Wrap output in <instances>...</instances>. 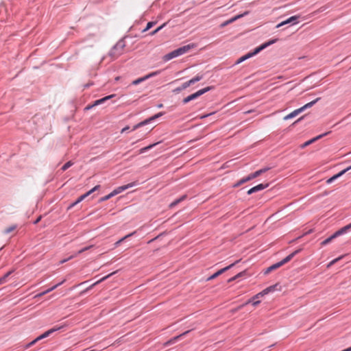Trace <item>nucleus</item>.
I'll return each instance as SVG.
<instances>
[{"mask_svg":"<svg viewBox=\"0 0 351 351\" xmlns=\"http://www.w3.org/2000/svg\"><path fill=\"white\" fill-rule=\"evenodd\" d=\"M194 47H195L194 44H189V45H184L182 47H180L176 50L166 54L164 56L163 59L165 61H169V60H171L172 58H174L176 57L180 56L181 55H183V54L187 53L188 51H189V50L193 49Z\"/></svg>","mask_w":351,"mask_h":351,"instance_id":"1","label":"nucleus"},{"mask_svg":"<svg viewBox=\"0 0 351 351\" xmlns=\"http://www.w3.org/2000/svg\"><path fill=\"white\" fill-rule=\"evenodd\" d=\"M351 228V223H349L348 225L343 227L342 228H341L340 230H337V232H335L332 236H330V237H328V239H325L324 241H323L322 243H321V245L322 246L324 245H326L327 244H328L329 243H330L334 239L337 238V237L343 234V233L346 232L348 230H350Z\"/></svg>","mask_w":351,"mask_h":351,"instance_id":"2","label":"nucleus"},{"mask_svg":"<svg viewBox=\"0 0 351 351\" xmlns=\"http://www.w3.org/2000/svg\"><path fill=\"white\" fill-rule=\"evenodd\" d=\"M164 114V112H158V114L151 117L150 118L135 125L133 128H132V130H136V129H138V128L141 127V126H143L146 124H147L148 123H149L151 121H153V120H155L156 119L162 116Z\"/></svg>","mask_w":351,"mask_h":351,"instance_id":"3","label":"nucleus"},{"mask_svg":"<svg viewBox=\"0 0 351 351\" xmlns=\"http://www.w3.org/2000/svg\"><path fill=\"white\" fill-rule=\"evenodd\" d=\"M238 261H237L236 263H234L223 269H219V271H217V272H215L214 274H213L212 276H210V277H208L207 278V280L209 281V280H213L215 278H216L217 277H218L219 276H220L221 274H222L223 273H224L225 271H228V269H230V268H232Z\"/></svg>","mask_w":351,"mask_h":351,"instance_id":"4","label":"nucleus"},{"mask_svg":"<svg viewBox=\"0 0 351 351\" xmlns=\"http://www.w3.org/2000/svg\"><path fill=\"white\" fill-rule=\"evenodd\" d=\"M276 285H273V286H270V287L265 289L264 290H263L260 293H258L256 295H255L254 296H253V300L258 299L261 297H263V296L268 294L269 293H270L271 291H274L276 290Z\"/></svg>","mask_w":351,"mask_h":351,"instance_id":"5","label":"nucleus"},{"mask_svg":"<svg viewBox=\"0 0 351 351\" xmlns=\"http://www.w3.org/2000/svg\"><path fill=\"white\" fill-rule=\"evenodd\" d=\"M135 185H136V182H131V183H129L128 184L119 186L117 189H115L114 190H113L112 191V193L114 196V195H116L123 192V191H125V190H126V189H128L129 188H131V187H132V186H134Z\"/></svg>","mask_w":351,"mask_h":351,"instance_id":"6","label":"nucleus"},{"mask_svg":"<svg viewBox=\"0 0 351 351\" xmlns=\"http://www.w3.org/2000/svg\"><path fill=\"white\" fill-rule=\"evenodd\" d=\"M269 186V184L268 183H262V184H259L252 188H251L250 190L247 191V194L248 195H251L254 193H256V192H258L259 191H261V190H263L266 188H267Z\"/></svg>","mask_w":351,"mask_h":351,"instance_id":"7","label":"nucleus"},{"mask_svg":"<svg viewBox=\"0 0 351 351\" xmlns=\"http://www.w3.org/2000/svg\"><path fill=\"white\" fill-rule=\"evenodd\" d=\"M249 12L247 11V12H245L243 14H239V15H237L234 17H232V19L228 20V21H224L223 23H222L221 25H220V27H224L225 26L236 21L237 19H241V17L248 14Z\"/></svg>","mask_w":351,"mask_h":351,"instance_id":"8","label":"nucleus"},{"mask_svg":"<svg viewBox=\"0 0 351 351\" xmlns=\"http://www.w3.org/2000/svg\"><path fill=\"white\" fill-rule=\"evenodd\" d=\"M211 88H212V87L208 86V87H206V88H204L203 89L199 90L196 93L189 95V97H190V99L192 101L193 99H197V97H199V96L202 95L205 93H206L208 90H211Z\"/></svg>","mask_w":351,"mask_h":351,"instance_id":"9","label":"nucleus"},{"mask_svg":"<svg viewBox=\"0 0 351 351\" xmlns=\"http://www.w3.org/2000/svg\"><path fill=\"white\" fill-rule=\"evenodd\" d=\"M350 169H351V165L350 167H347L346 169L342 170L341 171H340L337 174H335V176L331 177L330 178L326 180V183L327 184L332 183L334 180H335L336 179H337L340 176H343L346 172L348 171Z\"/></svg>","mask_w":351,"mask_h":351,"instance_id":"10","label":"nucleus"},{"mask_svg":"<svg viewBox=\"0 0 351 351\" xmlns=\"http://www.w3.org/2000/svg\"><path fill=\"white\" fill-rule=\"evenodd\" d=\"M62 327L60 326V327H54V328H51L50 330L45 332L43 335H40L39 337H38L36 338V340H40V339H43L45 337H47L48 336H49L51 334H52L53 332L55 331H57L58 330H60Z\"/></svg>","mask_w":351,"mask_h":351,"instance_id":"11","label":"nucleus"},{"mask_svg":"<svg viewBox=\"0 0 351 351\" xmlns=\"http://www.w3.org/2000/svg\"><path fill=\"white\" fill-rule=\"evenodd\" d=\"M302 249H298L293 252L291 254H290L289 256L285 257L284 259H282L280 262L281 264L285 265V263L290 261L296 254H298L299 252H300Z\"/></svg>","mask_w":351,"mask_h":351,"instance_id":"12","label":"nucleus"},{"mask_svg":"<svg viewBox=\"0 0 351 351\" xmlns=\"http://www.w3.org/2000/svg\"><path fill=\"white\" fill-rule=\"evenodd\" d=\"M298 18H299V16H293L289 18L288 19H287L286 21H284L281 22L280 23H279L278 25H277L276 27H280L282 25H285L290 23H297L296 21L298 20Z\"/></svg>","mask_w":351,"mask_h":351,"instance_id":"13","label":"nucleus"},{"mask_svg":"<svg viewBox=\"0 0 351 351\" xmlns=\"http://www.w3.org/2000/svg\"><path fill=\"white\" fill-rule=\"evenodd\" d=\"M276 40L274 39V40H269L265 43H263V45H261V46H259L258 47L255 49V53H259L261 51L265 49L267 47L276 43Z\"/></svg>","mask_w":351,"mask_h":351,"instance_id":"14","label":"nucleus"},{"mask_svg":"<svg viewBox=\"0 0 351 351\" xmlns=\"http://www.w3.org/2000/svg\"><path fill=\"white\" fill-rule=\"evenodd\" d=\"M100 187L99 185H97L95 186V187H93L91 190H90L89 191H88L86 193L81 195L78 199L80 200V202H81L82 200H84L86 197H88L89 195H90L92 193H93L94 191H97V189H99Z\"/></svg>","mask_w":351,"mask_h":351,"instance_id":"15","label":"nucleus"},{"mask_svg":"<svg viewBox=\"0 0 351 351\" xmlns=\"http://www.w3.org/2000/svg\"><path fill=\"white\" fill-rule=\"evenodd\" d=\"M258 53H255V50L254 51V52L252 53H248L247 54L241 57L240 58H239L237 62H236V64H239L242 62H243L244 60L252 57L253 56L257 54Z\"/></svg>","mask_w":351,"mask_h":351,"instance_id":"16","label":"nucleus"},{"mask_svg":"<svg viewBox=\"0 0 351 351\" xmlns=\"http://www.w3.org/2000/svg\"><path fill=\"white\" fill-rule=\"evenodd\" d=\"M300 113H301V109H300V108L296 109V110H293V112H291V113H289V114L286 115L284 117V120H288V119H292V118L296 117Z\"/></svg>","mask_w":351,"mask_h":351,"instance_id":"17","label":"nucleus"},{"mask_svg":"<svg viewBox=\"0 0 351 351\" xmlns=\"http://www.w3.org/2000/svg\"><path fill=\"white\" fill-rule=\"evenodd\" d=\"M320 99V97H317V99H315V100L309 102V103H307L306 104H305L304 106H303L302 107L300 108V109H301V112H303L304 110L308 108H311L312 107L314 104H315Z\"/></svg>","mask_w":351,"mask_h":351,"instance_id":"18","label":"nucleus"},{"mask_svg":"<svg viewBox=\"0 0 351 351\" xmlns=\"http://www.w3.org/2000/svg\"><path fill=\"white\" fill-rule=\"evenodd\" d=\"M114 97V95H108V96H106L102 99H98V100H96L95 102H94V104L93 105V106H97L99 104H101L102 103H104L105 101L108 100V99H110L112 97Z\"/></svg>","mask_w":351,"mask_h":351,"instance_id":"19","label":"nucleus"},{"mask_svg":"<svg viewBox=\"0 0 351 351\" xmlns=\"http://www.w3.org/2000/svg\"><path fill=\"white\" fill-rule=\"evenodd\" d=\"M116 273V271H114L104 277H103L102 278L99 279V280H97V282H95V283H93L92 285L90 286L89 288H88V289H92L94 286H95L96 285H98L99 284L100 282L104 281L105 280H106L107 278H108L110 276H112L113 274H114Z\"/></svg>","mask_w":351,"mask_h":351,"instance_id":"20","label":"nucleus"},{"mask_svg":"<svg viewBox=\"0 0 351 351\" xmlns=\"http://www.w3.org/2000/svg\"><path fill=\"white\" fill-rule=\"evenodd\" d=\"M330 132H326L324 134H320V135H318L317 136L308 141V142L310 143V145L314 142H315L316 141L322 138V137L326 136L328 134H329Z\"/></svg>","mask_w":351,"mask_h":351,"instance_id":"21","label":"nucleus"},{"mask_svg":"<svg viewBox=\"0 0 351 351\" xmlns=\"http://www.w3.org/2000/svg\"><path fill=\"white\" fill-rule=\"evenodd\" d=\"M13 272V271H10L6 273L3 276L0 278V285L5 283L7 282L8 276Z\"/></svg>","mask_w":351,"mask_h":351,"instance_id":"22","label":"nucleus"},{"mask_svg":"<svg viewBox=\"0 0 351 351\" xmlns=\"http://www.w3.org/2000/svg\"><path fill=\"white\" fill-rule=\"evenodd\" d=\"M135 232H133L126 236H125L124 237H123L122 239H121L120 240H119L118 241H117L114 245L116 247H117L119 245H120L121 243H122L124 240H125L126 239H128V237L132 236L133 234H134Z\"/></svg>","mask_w":351,"mask_h":351,"instance_id":"23","label":"nucleus"},{"mask_svg":"<svg viewBox=\"0 0 351 351\" xmlns=\"http://www.w3.org/2000/svg\"><path fill=\"white\" fill-rule=\"evenodd\" d=\"M157 143H154V144H152V145H149L147 147H143L141 148L140 150H139V154H143L144 152H145L146 151L152 149V147H154Z\"/></svg>","mask_w":351,"mask_h":351,"instance_id":"24","label":"nucleus"},{"mask_svg":"<svg viewBox=\"0 0 351 351\" xmlns=\"http://www.w3.org/2000/svg\"><path fill=\"white\" fill-rule=\"evenodd\" d=\"M270 168L269 167H266V168H263V169H259L256 171L254 172L256 178L260 176L262 173L267 171Z\"/></svg>","mask_w":351,"mask_h":351,"instance_id":"25","label":"nucleus"},{"mask_svg":"<svg viewBox=\"0 0 351 351\" xmlns=\"http://www.w3.org/2000/svg\"><path fill=\"white\" fill-rule=\"evenodd\" d=\"M146 80H147V77H145V76H144V77H140V78H138V79L134 80L132 82V85H137V84H138L145 81Z\"/></svg>","mask_w":351,"mask_h":351,"instance_id":"26","label":"nucleus"},{"mask_svg":"<svg viewBox=\"0 0 351 351\" xmlns=\"http://www.w3.org/2000/svg\"><path fill=\"white\" fill-rule=\"evenodd\" d=\"M191 84V83L190 82V81H187L184 83H183L181 86V87L178 88L177 90H184V89H186V88L189 87Z\"/></svg>","mask_w":351,"mask_h":351,"instance_id":"27","label":"nucleus"},{"mask_svg":"<svg viewBox=\"0 0 351 351\" xmlns=\"http://www.w3.org/2000/svg\"><path fill=\"white\" fill-rule=\"evenodd\" d=\"M186 196L184 195L182 197H181L180 198L175 200L174 202H173L171 204H170V207H173L175 206L176 205H177L178 204H179L180 202H182V200H184L185 199Z\"/></svg>","mask_w":351,"mask_h":351,"instance_id":"28","label":"nucleus"},{"mask_svg":"<svg viewBox=\"0 0 351 351\" xmlns=\"http://www.w3.org/2000/svg\"><path fill=\"white\" fill-rule=\"evenodd\" d=\"M202 79V75H198L195 76V77L191 79L189 81L191 83V84H193L195 82H199Z\"/></svg>","mask_w":351,"mask_h":351,"instance_id":"29","label":"nucleus"},{"mask_svg":"<svg viewBox=\"0 0 351 351\" xmlns=\"http://www.w3.org/2000/svg\"><path fill=\"white\" fill-rule=\"evenodd\" d=\"M189 332V330H187L184 332H183L182 334L178 335V336H176V337H174L173 338L171 339V341H174V343L176 341H177L181 337H183V336H185L186 334H188Z\"/></svg>","mask_w":351,"mask_h":351,"instance_id":"30","label":"nucleus"},{"mask_svg":"<svg viewBox=\"0 0 351 351\" xmlns=\"http://www.w3.org/2000/svg\"><path fill=\"white\" fill-rule=\"evenodd\" d=\"M16 228V225H12L11 226L7 228L4 230V232L6 233V234L10 233L11 232L14 231Z\"/></svg>","mask_w":351,"mask_h":351,"instance_id":"31","label":"nucleus"},{"mask_svg":"<svg viewBox=\"0 0 351 351\" xmlns=\"http://www.w3.org/2000/svg\"><path fill=\"white\" fill-rule=\"evenodd\" d=\"M247 182V180H245V178H243L241 179L239 181H238L236 184H234V187H238Z\"/></svg>","mask_w":351,"mask_h":351,"instance_id":"32","label":"nucleus"},{"mask_svg":"<svg viewBox=\"0 0 351 351\" xmlns=\"http://www.w3.org/2000/svg\"><path fill=\"white\" fill-rule=\"evenodd\" d=\"M73 165V162L71 161H69L67 162H66L63 166L61 168V169L62 171H65L67 169H69L70 167H71Z\"/></svg>","mask_w":351,"mask_h":351,"instance_id":"33","label":"nucleus"},{"mask_svg":"<svg viewBox=\"0 0 351 351\" xmlns=\"http://www.w3.org/2000/svg\"><path fill=\"white\" fill-rule=\"evenodd\" d=\"M243 274H244V272H240V273H239L237 275H236V276H234V277H232V278H230V279L228 280V282H232V281H233V280H234L237 279L238 278H239V277L242 276Z\"/></svg>","mask_w":351,"mask_h":351,"instance_id":"34","label":"nucleus"},{"mask_svg":"<svg viewBox=\"0 0 351 351\" xmlns=\"http://www.w3.org/2000/svg\"><path fill=\"white\" fill-rule=\"evenodd\" d=\"M343 258V256H341L337 258H335L334 260H332L328 265V267H330L331 265H334L335 263H336L337 262H338L339 260H341V258Z\"/></svg>","mask_w":351,"mask_h":351,"instance_id":"35","label":"nucleus"},{"mask_svg":"<svg viewBox=\"0 0 351 351\" xmlns=\"http://www.w3.org/2000/svg\"><path fill=\"white\" fill-rule=\"evenodd\" d=\"M282 265V264H281V262H278L273 265H271V267H269V269H276L280 267H281Z\"/></svg>","mask_w":351,"mask_h":351,"instance_id":"36","label":"nucleus"},{"mask_svg":"<svg viewBox=\"0 0 351 351\" xmlns=\"http://www.w3.org/2000/svg\"><path fill=\"white\" fill-rule=\"evenodd\" d=\"M250 303H251V301H250V300H248V301H247L245 304H242V305H241V306H238L237 308L234 309L232 311H233V312H236V311H239V310L241 309L244 306H245V305H247V304H250Z\"/></svg>","mask_w":351,"mask_h":351,"instance_id":"37","label":"nucleus"},{"mask_svg":"<svg viewBox=\"0 0 351 351\" xmlns=\"http://www.w3.org/2000/svg\"><path fill=\"white\" fill-rule=\"evenodd\" d=\"M256 178V175H255V173L254 172V173L250 174L249 176H247V177H245V180H247V182H248V181H250L251 180H253V179H254Z\"/></svg>","mask_w":351,"mask_h":351,"instance_id":"38","label":"nucleus"},{"mask_svg":"<svg viewBox=\"0 0 351 351\" xmlns=\"http://www.w3.org/2000/svg\"><path fill=\"white\" fill-rule=\"evenodd\" d=\"M114 197L113 194L112 193V192L110 193H109L108 195L103 197L101 200V201H106L108 199H109L110 198Z\"/></svg>","mask_w":351,"mask_h":351,"instance_id":"39","label":"nucleus"},{"mask_svg":"<svg viewBox=\"0 0 351 351\" xmlns=\"http://www.w3.org/2000/svg\"><path fill=\"white\" fill-rule=\"evenodd\" d=\"M251 301V303L252 304L253 306H256L258 304H260V301L258 300L257 299H254L253 300V298L252 299L250 300Z\"/></svg>","mask_w":351,"mask_h":351,"instance_id":"40","label":"nucleus"},{"mask_svg":"<svg viewBox=\"0 0 351 351\" xmlns=\"http://www.w3.org/2000/svg\"><path fill=\"white\" fill-rule=\"evenodd\" d=\"M165 25V23H164L163 25H162L161 26L158 27L157 29H156L154 31H153L152 32L150 33V34L152 36L154 35L155 34H156L158 31H160L164 26Z\"/></svg>","mask_w":351,"mask_h":351,"instance_id":"41","label":"nucleus"},{"mask_svg":"<svg viewBox=\"0 0 351 351\" xmlns=\"http://www.w3.org/2000/svg\"><path fill=\"white\" fill-rule=\"evenodd\" d=\"M91 247H92V246H88V247H84V248H83V249L80 250V251H78V252L75 254V256H76L77 255L80 254H82V252H85V251L88 250V249H90Z\"/></svg>","mask_w":351,"mask_h":351,"instance_id":"42","label":"nucleus"},{"mask_svg":"<svg viewBox=\"0 0 351 351\" xmlns=\"http://www.w3.org/2000/svg\"><path fill=\"white\" fill-rule=\"evenodd\" d=\"M51 291H51V290H50V289H48L47 290H46V291H43V292H42V293H39V294L36 295V297H41V296H43V295H45V294H47V293H49V292H51Z\"/></svg>","mask_w":351,"mask_h":351,"instance_id":"43","label":"nucleus"},{"mask_svg":"<svg viewBox=\"0 0 351 351\" xmlns=\"http://www.w3.org/2000/svg\"><path fill=\"white\" fill-rule=\"evenodd\" d=\"M51 291H51V290H50V289H48L47 290H46V291H43V292H42V293H39V294L36 295V297H41V296H43V295H45V294H47V293H49V292H51Z\"/></svg>","mask_w":351,"mask_h":351,"instance_id":"44","label":"nucleus"},{"mask_svg":"<svg viewBox=\"0 0 351 351\" xmlns=\"http://www.w3.org/2000/svg\"><path fill=\"white\" fill-rule=\"evenodd\" d=\"M158 73V71L152 72V73L145 75V77H147V79H149V78H150V77H152L153 76L156 75Z\"/></svg>","mask_w":351,"mask_h":351,"instance_id":"45","label":"nucleus"},{"mask_svg":"<svg viewBox=\"0 0 351 351\" xmlns=\"http://www.w3.org/2000/svg\"><path fill=\"white\" fill-rule=\"evenodd\" d=\"M155 24V23L154 22H149L147 24V27L146 28L144 29V32L148 30L149 29H150Z\"/></svg>","mask_w":351,"mask_h":351,"instance_id":"46","label":"nucleus"},{"mask_svg":"<svg viewBox=\"0 0 351 351\" xmlns=\"http://www.w3.org/2000/svg\"><path fill=\"white\" fill-rule=\"evenodd\" d=\"M65 281V280H62V282H60V283L54 285L53 287H51L50 289V290L53 291L55 289H56L58 287H59L60 285H62L64 282Z\"/></svg>","mask_w":351,"mask_h":351,"instance_id":"47","label":"nucleus"},{"mask_svg":"<svg viewBox=\"0 0 351 351\" xmlns=\"http://www.w3.org/2000/svg\"><path fill=\"white\" fill-rule=\"evenodd\" d=\"M74 257H75V255H72V256H71L70 257H69L67 259L62 260V261H60V264L64 263H65V262H66L67 261H69V260H70V259H71V258H74Z\"/></svg>","mask_w":351,"mask_h":351,"instance_id":"48","label":"nucleus"},{"mask_svg":"<svg viewBox=\"0 0 351 351\" xmlns=\"http://www.w3.org/2000/svg\"><path fill=\"white\" fill-rule=\"evenodd\" d=\"M191 101V100L190 99L189 96H188V97H185V98L183 99L182 102H183L184 104H186V103H188V102H189V101Z\"/></svg>","mask_w":351,"mask_h":351,"instance_id":"49","label":"nucleus"},{"mask_svg":"<svg viewBox=\"0 0 351 351\" xmlns=\"http://www.w3.org/2000/svg\"><path fill=\"white\" fill-rule=\"evenodd\" d=\"M130 129V127L129 126H126L125 128H123L122 130H121V133H123L125 132H126L127 130H128Z\"/></svg>","mask_w":351,"mask_h":351,"instance_id":"50","label":"nucleus"},{"mask_svg":"<svg viewBox=\"0 0 351 351\" xmlns=\"http://www.w3.org/2000/svg\"><path fill=\"white\" fill-rule=\"evenodd\" d=\"M309 145H310V143L308 141H306V142H305L304 144H302L301 145V147L304 148V147H306V146H308Z\"/></svg>","mask_w":351,"mask_h":351,"instance_id":"51","label":"nucleus"},{"mask_svg":"<svg viewBox=\"0 0 351 351\" xmlns=\"http://www.w3.org/2000/svg\"><path fill=\"white\" fill-rule=\"evenodd\" d=\"M38 340H36V339H35L34 341H32V342H30L28 345V346H33L36 342H37Z\"/></svg>","mask_w":351,"mask_h":351,"instance_id":"52","label":"nucleus"},{"mask_svg":"<svg viewBox=\"0 0 351 351\" xmlns=\"http://www.w3.org/2000/svg\"><path fill=\"white\" fill-rule=\"evenodd\" d=\"M173 343H174V341H171V339L170 340H169L168 341L166 342L165 345L168 346V345H171Z\"/></svg>","mask_w":351,"mask_h":351,"instance_id":"53","label":"nucleus"},{"mask_svg":"<svg viewBox=\"0 0 351 351\" xmlns=\"http://www.w3.org/2000/svg\"><path fill=\"white\" fill-rule=\"evenodd\" d=\"M41 217H39L34 222L35 224L38 223L40 220Z\"/></svg>","mask_w":351,"mask_h":351,"instance_id":"54","label":"nucleus"},{"mask_svg":"<svg viewBox=\"0 0 351 351\" xmlns=\"http://www.w3.org/2000/svg\"><path fill=\"white\" fill-rule=\"evenodd\" d=\"M304 118V116L301 117L300 118H299L294 123H298L299 121H300L302 119Z\"/></svg>","mask_w":351,"mask_h":351,"instance_id":"55","label":"nucleus"},{"mask_svg":"<svg viewBox=\"0 0 351 351\" xmlns=\"http://www.w3.org/2000/svg\"><path fill=\"white\" fill-rule=\"evenodd\" d=\"M75 205H77V204H75V202H73V204H71V206H69V208H71L75 206Z\"/></svg>","mask_w":351,"mask_h":351,"instance_id":"56","label":"nucleus"},{"mask_svg":"<svg viewBox=\"0 0 351 351\" xmlns=\"http://www.w3.org/2000/svg\"><path fill=\"white\" fill-rule=\"evenodd\" d=\"M273 269H269V267L267 268L266 273H269V271H272Z\"/></svg>","mask_w":351,"mask_h":351,"instance_id":"57","label":"nucleus"},{"mask_svg":"<svg viewBox=\"0 0 351 351\" xmlns=\"http://www.w3.org/2000/svg\"><path fill=\"white\" fill-rule=\"evenodd\" d=\"M80 202V200H79L78 199L75 201V204H79Z\"/></svg>","mask_w":351,"mask_h":351,"instance_id":"58","label":"nucleus"},{"mask_svg":"<svg viewBox=\"0 0 351 351\" xmlns=\"http://www.w3.org/2000/svg\"><path fill=\"white\" fill-rule=\"evenodd\" d=\"M80 202V200H79L78 199L75 201V204H79Z\"/></svg>","mask_w":351,"mask_h":351,"instance_id":"59","label":"nucleus"},{"mask_svg":"<svg viewBox=\"0 0 351 351\" xmlns=\"http://www.w3.org/2000/svg\"><path fill=\"white\" fill-rule=\"evenodd\" d=\"M162 106H163V105H162V104H159V105L158 106V108H162Z\"/></svg>","mask_w":351,"mask_h":351,"instance_id":"60","label":"nucleus"},{"mask_svg":"<svg viewBox=\"0 0 351 351\" xmlns=\"http://www.w3.org/2000/svg\"><path fill=\"white\" fill-rule=\"evenodd\" d=\"M252 112V110H248V111L245 112V114H247V113H250V112Z\"/></svg>","mask_w":351,"mask_h":351,"instance_id":"61","label":"nucleus"},{"mask_svg":"<svg viewBox=\"0 0 351 351\" xmlns=\"http://www.w3.org/2000/svg\"><path fill=\"white\" fill-rule=\"evenodd\" d=\"M320 10V11H322V10H324V9H323L322 8H320V10Z\"/></svg>","mask_w":351,"mask_h":351,"instance_id":"62","label":"nucleus"}]
</instances>
